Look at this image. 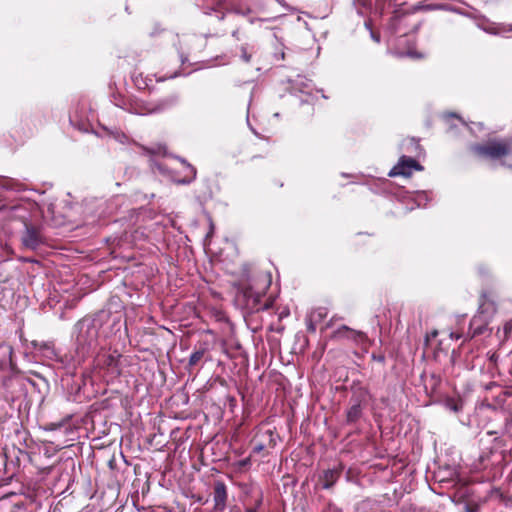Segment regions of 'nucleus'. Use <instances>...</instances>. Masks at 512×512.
<instances>
[{
	"label": "nucleus",
	"instance_id": "30",
	"mask_svg": "<svg viewBox=\"0 0 512 512\" xmlns=\"http://www.w3.org/2000/svg\"><path fill=\"white\" fill-rule=\"evenodd\" d=\"M249 461H250L249 458H246L244 460H241L239 462V464H240V466H246L249 463Z\"/></svg>",
	"mask_w": 512,
	"mask_h": 512
},
{
	"label": "nucleus",
	"instance_id": "29",
	"mask_svg": "<svg viewBox=\"0 0 512 512\" xmlns=\"http://www.w3.org/2000/svg\"><path fill=\"white\" fill-rule=\"evenodd\" d=\"M371 37L375 42H380L379 35H376L374 32H371Z\"/></svg>",
	"mask_w": 512,
	"mask_h": 512
},
{
	"label": "nucleus",
	"instance_id": "18",
	"mask_svg": "<svg viewBox=\"0 0 512 512\" xmlns=\"http://www.w3.org/2000/svg\"><path fill=\"white\" fill-rule=\"evenodd\" d=\"M263 294V291H254L252 287H248L244 290V295L253 298L254 301H257Z\"/></svg>",
	"mask_w": 512,
	"mask_h": 512
},
{
	"label": "nucleus",
	"instance_id": "9",
	"mask_svg": "<svg viewBox=\"0 0 512 512\" xmlns=\"http://www.w3.org/2000/svg\"><path fill=\"white\" fill-rule=\"evenodd\" d=\"M119 358L120 355L117 352L103 354L100 361L104 367H106L112 374H119Z\"/></svg>",
	"mask_w": 512,
	"mask_h": 512
},
{
	"label": "nucleus",
	"instance_id": "10",
	"mask_svg": "<svg viewBox=\"0 0 512 512\" xmlns=\"http://www.w3.org/2000/svg\"><path fill=\"white\" fill-rule=\"evenodd\" d=\"M13 349L9 345H0V370H9L12 367Z\"/></svg>",
	"mask_w": 512,
	"mask_h": 512
},
{
	"label": "nucleus",
	"instance_id": "13",
	"mask_svg": "<svg viewBox=\"0 0 512 512\" xmlns=\"http://www.w3.org/2000/svg\"><path fill=\"white\" fill-rule=\"evenodd\" d=\"M340 472L336 469H328L324 471L322 479H323V488L330 489L334 483L339 478Z\"/></svg>",
	"mask_w": 512,
	"mask_h": 512
},
{
	"label": "nucleus",
	"instance_id": "7",
	"mask_svg": "<svg viewBox=\"0 0 512 512\" xmlns=\"http://www.w3.org/2000/svg\"><path fill=\"white\" fill-rule=\"evenodd\" d=\"M289 89L291 93H310L313 88L312 81L302 75H297L294 79H289Z\"/></svg>",
	"mask_w": 512,
	"mask_h": 512
},
{
	"label": "nucleus",
	"instance_id": "11",
	"mask_svg": "<svg viewBox=\"0 0 512 512\" xmlns=\"http://www.w3.org/2000/svg\"><path fill=\"white\" fill-rule=\"evenodd\" d=\"M362 336L361 332L355 331L349 328L346 325L341 326L336 331H334L332 338L334 339H342V338H351L356 340L358 337Z\"/></svg>",
	"mask_w": 512,
	"mask_h": 512
},
{
	"label": "nucleus",
	"instance_id": "1",
	"mask_svg": "<svg viewBox=\"0 0 512 512\" xmlns=\"http://www.w3.org/2000/svg\"><path fill=\"white\" fill-rule=\"evenodd\" d=\"M102 322V316L97 315L84 317L75 324L76 351L79 357L84 358L97 345Z\"/></svg>",
	"mask_w": 512,
	"mask_h": 512
},
{
	"label": "nucleus",
	"instance_id": "17",
	"mask_svg": "<svg viewBox=\"0 0 512 512\" xmlns=\"http://www.w3.org/2000/svg\"><path fill=\"white\" fill-rule=\"evenodd\" d=\"M179 160L181 161V163L187 165L188 169L190 170V177L189 178H184V179L180 180L178 183H180V184H189V183H191L195 179V177H196V170H195V168L193 166L188 164L185 159L179 158Z\"/></svg>",
	"mask_w": 512,
	"mask_h": 512
},
{
	"label": "nucleus",
	"instance_id": "12",
	"mask_svg": "<svg viewBox=\"0 0 512 512\" xmlns=\"http://www.w3.org/2000/svg\"><path fill=\"white\" fill-rule=\"evenodd\" d=\"M0 188L3 190L19 192L24 190V184L15 179L0 178Z\"/></svg>",
	"mask_w": 512,
	"mask_h": 512
},
{
	"label": "nucleus",
	"instance_id": "24",
	"mask_svg": "<svg viewBox=\"0 0 512 512\" xmlns=\"http://www.w3.org/2000/svg\"><path fill=\"white\" fill-rule=\"evenodd\" d=\"M264 435L268 437L270 446L274 447L276 445L274 433L271 430H267Z\"/></svg>",
	"mask_w": 512,
	"mask_h": 512
},
{
	"label": "nucleus",
	"instance_id": "15",
	"mask_svg": "<svg viewBox=\"0 0 512 512\" xmlns=\"http://www.w3.org/2000/svg\"><path fill=\"white\" fill-rule=\"evenodd\" d=\"M208 351V347L206 343L200 344V346L190 355L189 357V366L197 365L204 354Z\"/></svg>",
	"mask_w": 512,
	"mask_h": 512
},
{
	"label": "nucleus",
	"instance_id": "31",
	"mask_svg": "<svg viewBox=\"0 0 512 512\" xmlns=\"http://www.w3.org/2000/svg\"><path fill=\"white\" fill-rule=\"evenodd\" d=\"M153 111L154 110H147V111L137 110L136 113H138V114H147V113H151Z\"/></svg>",
	"mask_w": 512,
	"mask_h": 512
},
{
	"label": "nucleus",
	"instance_id": "6",
	"mask_svg": "<svg viewBox=\"0 0 512 512\" xmlns=\"http://www.w3.org/2000/svg\"><path fill=\"white\" fill-rule=\"evenodd\" d=\"M35 208L36 205L32 202H23L10 208V216L21 220L25 226V222H30V212Z\"/></svg>",
	"mask_w": 512,
	"mask_h": 512
},
{
	"label": "nucleus",
	"instance_id": "35",
	"mask_svg": "<svg viewBox=\"0 0 512 512\" xmlns=\"http://www.w3.org/2000/svg\"><path fill=\"white\" fill-rule=\"evenodd\" d=\"M156 166H157L158 170L162 171V167L160 164H156Z\"/></svg>",
	"mask_w": 512,
	"mask_h": 512
},
{
	"label": "nucleus",
	"instance_id": "25",
	"mask_svg": "<svg viewBox=\"0 0 512 512\" xmlns=\"http://www.w3.org/2000/svg\"><path fill=\"white\" fill-rule=\"evenodd\" d=\"M113 137L115 138V140L119 141L120 143H126L128 140V137L123 133L117 132V133L113 134Z\"/></svg>",
	"mask_w": 512,
	"mask_h": 512
},
{
	"label": "nucleus",
	"instance_id": "19",
	"mask_svg": "<svg viewBox=\"0 0 512 512\" xmlns=\"http://www.w3.org/2000/svg\"><path fill=\"white\" fill-rule=\"evenodd\" d=\"M476 323H477V319L473 318L471 321V325H470V329L472 330V336L480 335L485 330V326H483V325L475 327Z\"/></svg>",
	"mask_w": 512,
	"mask_h": 512
},
{
	"label": "nucleus",
	"instance_id": "34",
	"mask_svg": "<svg viewBox=\"0 0 512 512\" xmlns=\"http://www.w3.org/2000/svg\"><path fill=\"white\" fill-rule=\"evenodd\" d=\"M449 10L454 11V12H457V13H459V14H463V15H464V13H463V12H461L460 10H458V9L449 8Z\"/></svg>",
	"mask_w": 512,
	"mask_h": 512
},
{
	"label": "nucleus",
	"instance_id": "21",
	"mask_svg": "<svg viewBox=\"0 0 512 512\" xmlns=\"http://www.w3.org/2000/svg\"><path fill=\"white\" fill-rule=\"evenodd\" d=\"M420 8L423 10L448 9L447 6L443 4H422Z\"/></svg>",
	"mask_w": 512,
	"mask_h": 512
},
{
	"label": "nucleus",
	"instance_id": "22",
	"mask_svg": "<svg viewBox=\"0 0 512 512\" xmlns=\"http://www.w3.org/2000/svg\"><path fill=\"white\" fill-rule=\"evenodd\" d=\"M317 324L318 322L313 320L311 317L307 316L306 327L309 332L314 333L316 331Z\"/></svg>",
	"mask_w": 512,
	"mask_h": 512
},
{
	"label": "nucleus",
	"instance_id": "32",
	"mask_svg": "<svg viewBox=\"0 0 512 512\" xmlns=\"http://www.w3.org/2000/svg\"><path fill=\"white\" fill-rule=\"evenodd\" d=\"M410 143L415 146L416 149H420V145L414 141V139L410 140Z\"/></svg>",
	"mask_w": 512,
	"mask_h": 512
},
{
	"label": "nucleus",
	"instance_id": "20",
	"mask_svg": "<svg viewBox=\"0 0 512 512\" xmlns=\"http://www.w3.org/2000/svg\"><path fill=\"white\" fill-rule=\"evenodd\" d=\"M427 201V194L425 192H419L415 197V202L418 207L425 205Z\"/></svg>",
	"mask_w": 512,
	"mask_h": 512
},
{
	"label": "nucleus",
	"instance_id": "36",
	"mask_svg": "<svg viewBox=\"0 0 512 512\" xmlns=\"http://www.w3.org/2000/svg\"><path fill=\"white\" fill-rule=\"evenodd\" d=\"M264 280H265V283L270 284V279H266V278H265Z\"/></svg>",
	"mask_w": 512,
	"mask_h": 512
},
{
	"label": "nucleus",
	"instance_id": "8",
	"mask_svg": "<svg viewBox=\"0 0 512 512\" xmlns=\"http://www.w3.org/2000/svg\"><path fill=\"white\" fill-rule=\"evenodd\" d=\"M214 508L218 511H223L226 507L227 489L223 482H216L214 485Z\"/></svg>",
	"mask_w": 512,
	"mask_h": 512
},
{
	"label": "nucleus",
	"instance_id": "23",
	"mask_svg": "<svg viewBox=\"0 0 512 512\" xmlns=\"http://www.w3.org/2000/svg\"><path fill=\"white\" fill-rule=\"evenodd\" d=\"M241 59L248 63L251 60V54L248 53L245 46L241 47Z\"/></svg>",
	"mask_w": 512,
	"mask_h": 512
},
{
	"label": "nucleus",
	"instance_id": "14",
	"mask_svg": "<svg viewBox=\"0 0 512 512\" xmlns=\"http://www.w3.org/2000/svg\"><path fill=\"white\" fill-rule=\"evenodd\" d=\"M38 351L42 354L43 357L50 359V360H56L58 359V354L50 342L41 343L38 346Z\"/></svg>",
	"mask_w": 512,
	"mask_h": 512
},
{
	"label": "nucleus",
	"instance_id": "33",
	"mask_svg": "<svg viewBox=\"0 0 512 512\" xmlns=\"http://www.w3.org/2000/svg\"><path fill=\"white\" fill-rule=\"evenodd\" d=\"M407 55L410 56V57H417V58L421 57L420 54H414V53H411V52L407 53Z\"/></svg>",
	"mask_w": 512,
	"mask_h": 512
},
{
	"label": "nucleus",
	"instance_id": "2",
	"mask_svg": "<svg viewBox=\"0 0 512 512\" xmlns=\"http://www.w3.org/2000/svg\"><path fill=\"white\" fill-rule=\"evenodd\" d=\"M369 397L368 389L362 386L353 389V395L350 399V407L346 412L347 423L357 422L363 414V407Z\"/></svg>",
	"mask_w": 512,
	"mask_h": 512
},
{
	"label": "nucleus",
	"instance_id": "16",
	"mask_svg": "<svg viewBox=\"0 0 512 512\" xmlns=\"http://www.w3.org/2000/svg\"><path fill=\"white\" fill-rule=\"evenodd\" d=\"M308 316L320 323L327 316V310L326 308L319 307L314 309Z\"/></svg>",
	"mask_w": 512,
	"mask_h": 512
},
{
	"label": "nucleus",
	"instance_id": "3",
	"mask_svg": "<svg viewBox=\"0 0 512 512\" xmlns=\"http://www.w3.org/2000/svg\"><path fill=\"white\" fill-rule=\"evenodd\" d=\"M24 229L20 234L21 246L25 250L36 251L45 244V237L42 229L31 222H25Z\"/></svg>",
	"mask_w": 512,
	"mask_h": 512
},
{
	"label": "nucleus",
	"instance_id": "4",
	"mask_svg": "<svg viewBox=\"0 0 512 512\" xmlns=\"http://www.w3.org/2000/svg\"><path fill=\"white\" fill-rule=\"evenodd\" d=\"M472 149L479 156L491 159H499L510 152L508 143L504 141H492L484 145H475Z\"/></svg>",
	"mask_w": 512,
	"mask_h": 512
},
{
	"label": "nucleus",
	"instance_id": "28",
	"mask_svg": "<svg viewBox=\"0 0 512 512\" xmlns=\"http://www.w3.org/2000/svg\"><path fill=\"white\" fill-rule=\"evenodd\" d=\"M488 31L491 32V33H495V34L503 33V32H506V31H512V25L509 26L508 29H503L502 31H491V30H488Z\"/></svg>",
	"mask_w": 512,
	"mask_h": 512
},
{
	"label": "nucleus",
	"instance_id": "27",
	"mask_svg": "<svg viewBox=\"0 0 512 512\" xmlns=\"http://www.w3.org/2000/svg\"><path fill=\"white\" fill-rule=\"evenodd\" d=\"M265 448V445L263 443H258L254 446L253 448V452L255 453H260L261 451H263Z\"/></svg>",
	"mask_w": 512,
	"mask_h": 512
},
{
	"label": "nucleus",
	"instance_id": "5",
	"mask_svg": "<svg viewBox=\"0 0 512 512\" xmlns=\"http://www.w3.org/2000/svg\"><path fill=\"white\" fill-rule=\"evenodd\" d=\"M413 170L421 171L423 167L413 158L402 156L398 163L390 170L389 176H410Z\"/></svg>",
	"mask_w": 512,
	"mask_h": 512
},
{
	"label": "nucleus",
	"instance_id": "26",
	"mask_svg": "<svg viewBox=\"0 0 512 512\" xmlns=\"http://www.w3.org/2000/svg\"><path fill=\"white\" fill-rule=\"evenodd\" d=\"M505 337H509L512 334V320L504 325Z\"/></svg>",
	"mask_w": 512,
	"mask_h": 512
}]
</instances>
